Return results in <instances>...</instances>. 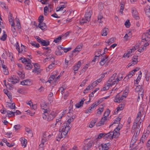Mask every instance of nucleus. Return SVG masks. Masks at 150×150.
Here are the masks:
<instances>
[{
  "mask_svg": "<svg viewBox=\"0 0 150 150\" xmlns=\"http://www.w3.org/2000/svg\"><path fill=\"white\" fill-rule=\"evenodd\" d=\"M50 42L48 41L43 40L41 44L42 46H47L50 45Z\"/></svg>",
  "mask_w": 150,
  "mask_h": 150,
  "instance_id": "nucleus-23",
  "label": "nucleus"
},
{
  "mask_svg": "<svg viewBox=\"0 0 150 150\" xmlns=\"http://www.w3.org/2000/svg\"><path fill=\"white\" fill-rule=\"evenodd\" d=\"M12 85L11 84L8 83L7 85H6V87L8 88L9 89L11 90L13 88L12 87Z\"/></svg>",
  "mask_w": 150,
  "mask_h": 150,
  "instance_id": "nucleus-63",
  "label": "nucleus"
},
{
  "mask_svg": "<svg viewBox=\"0 0 150 150\" xmlns=\"http://www.w3.org/2000/svg\"><path fill=\"white\" fill-rule=\"evenodd\" d=\"M4 33H5V32L4 31H3ZM7 35L6 34H4L3 35H2L1 38L0 39L2 41H5L6 39L7 38Z\"/></svg>",
  "mask_w": 150,
  "mask_h": 150,
  "instance_id": "nucleus-33",
  "label": "nucleus"
},
{
  "mask_svg": "<svg viewBox=\"0 0 150 150\" xmlns=\"http://www.w3.org/2000/svg\"><path fill=\"white\" fill-rule=\"evenodd\" d=\"M9 104L8 105V107L10 108L11 109H13L15 108V104L14 103H8Z\"/></svg>",
  "mask_w": 150,
  "mask_h": 150,
  "instance_id": "nucleus-30",
  "label": "nucleus"
},
{
  "mask_svg": "<svg viewBox=\"0 0 150 150\" xmlns=\"http://www.w3.org/2000/svg\"><path fill=\"white\" fill-rule=\"evenodd\" d=\"M124 104H121L117 108L120 110H122L124 108Z\"/></svg>",
  "mask_w": 150,
  "mask_h": 150,
  "instance_id": "nucleus-44",
  "label": "nucleus"
},
{
  "mask_svg": "<svg viewBox=\"0 0 150 150\" xmlns=\"http://www.w3.org/2000/svg\"><path fill=\"white\" fill-rule=\"evenodd\" d=\"M92 11H89L88 12H86L85 14V18L86 21H89L90 20V18L92 14Z\"/></svg>",
  "mask_w": 150,
  "mask_h": 150,
  "instance_id": "nucleus-10",
  "label": "nucleus"
},
{
  "mask_svg": "<svg viewBox=\"0 0 150 150\" xmlns=\"http://www.w3.org/2000/svg\"><path fill=\"white\" fill-rule=\"evenodd\" d=\"M3 71L4 74L7 75L8 74V71L7 68L3 69Z\"/></svg>",
  "mask_w": 150,
  "mask_h": 150,
  "instance_id": "nucleus-49",
  "label": "nucleus"
},
{
  "mask_svg": "<svg viewBox=\"0 0 150 150\" xmlns=\"http://www.w3.org/2000/svg\"><path fill=\"white\" fill-rule=\"evenodd\" d=\"M93 143V141L91 140L87 144H85L83 146V150H88L92 146Z\"/></svg>",
  "mask_w": 150,
  "mask_h": 150,
  "instance_id": "nucleus-6",
  "label": "nucleus"
},
{
  "mask_svg": "<svg viewBox=\"0 0 150 150\" xmlns=\"http://www.w3.org/2000/svg\"><path fill=\"white\" fill-rule=\"evenodd\" d=\"M85 100V99L84 98H83L82 99H81V101L75 105L76 107L77 108H79L80 107L82 106L83 104V102Z\"/></svg>",
  "mask_w": 150,
  "mask_h": 150,
  "instance_id": "nucleus-15",
  "label": "nucleus"
},
{
  "mask_svg": "<svg viewBox=\"0 0 150 150\" xmlns=\"http://www.w3.org/2000/svg\"><path fill=\"white\" fill-rule=\"evenodd\" d=\"M79 67L78 65H75L74 66V73L75 74L76 73V72H75V71H77L79 69Z\"/></svg>",
  "mask_w": 150,
  "mask_h": 150,
  "instance_id": "nucleus-60",
  "label": "nucleus"
},
{
  "mask_svg": "<svg viewBox=\"0 0 150 150\" xmlns=\"http://www.w3.org/2000/svg\"><path fill=\"white\" fill-rule=\"evenodd\" d=\"M52 65H53L54 66H55V63H54L52 62V64H50L49 66L47 69H52L53 67L54 66H52Z\"/></svg>",
  "mask_w": 150,
  "mask_h": 150,
  "instance_id": "nucleus-51",
  "label": "nucleus"
},
{
  "mask_svg": "<svg viewBox=\"0 0 150 150\" xmlns=\"http://www.w3.org/2000/svg\"><path fill=\"white\" fill-rule=\"evenodd\" d=\"M81 48L82 47L81 45H79L77 46L76 48L72 51L73 53H75L76 52H79L81 50Z\"/></svg>",
  "mask_w": 150,
  "mask_h": 150,
  "instance_id": "nucleus-21",
  "label": "nucleus"
},
{
  "mask_svg": "<svg viewBox=\"0 0 150 150\" xmlns=\"http://www.w3.org/2000/svg\"><path fill=\"white\" fill-rule=\"evenodd\" d=\"M98 105V104L96 103V102L94 103L89 108L86 110L85 111V112L86 113H88L91 112L92 110V109L96 107Z\"/></svg>",
  "mask_w": 150,
  "mask_h": 150,
  "instance_id": "nucleus-7",
  "label": "nucleus"
},
{
  "mask_svg": "<svg viewBox=\"0 0 150 150\" xmlns=\"http://www.w3.org/2000/svg\"><path fill=\"white\" fill-rule=\"evenodd\" d=\"M98 84V83L96 82V81L93 82L91 84L93 88L96 86Z\"/></svg>",
  "mask_w": 150,
  "mask_h": 150,
  "instance_id": "nucleus-56",
  "label": "nucleus"
},
{
  "mask_svg": "<svg viewBox=\"0 0 150 150\" xmlns=\"http://www.w3.org/2000/svg\"><path fill=\"white\" fill-rule=\"evenodd\" d=\"M29 79H26L21 82V84L23 85L28 86L30 84V81Z\"/></svg>",
  "mask_w": 150,
  "mask_h": 150,
  "instance_id": "nucleus-18",
  "label": "nucleus"
},
{
  "mask_svg": "<svg viewBox=\"0 0 150 150\" xmlns=\"http://www.w3.org/2000/svg\"><path fill=\"white\" fill-rule=\"evenodd\" d=\"M31 61L29 59H28V62L25 63V68L26 69L30 70L33 67V66L31 64Z\"/></svg>",
  "mask_w": 150,
  "mask_h": 150,
  "instance_id": "nucleus-11",
  "label": "nucleus"
},
{
  "mask_svg": "<svg viewBox=\"0 0 150 150\" xmlns=\"http://www.w3.org/2000/svg\"><path fill=\"white\" fill-rule=\"evenodd\" d=\"M41 109L44 110V113L50 112V110L49 108L48 105L45 101H42L40 103Z\"/></svg>",
  "mask_w": 150,
  "mask_h": 150,
  "instance_id": "nucleus-2",
  "label": "nucleus"
},
{
  "mask_svg": "<svg viewBox=\"0 0 150 150\" xmlns=\"http://www.w3.org/2000/svg\"><path fill=\"white\" fill-rule=\"evenodd\" d=\"M114 38H112L108 40V41L106 42V41H105V42L108 43V45H109L110 44L113 43L114 42Z\"/></svg>",
  "mask_w": 150,
  "mask_h": 150,
  "instance_id": "nucleus-34",
  "label": "nucleus"
},
{
  "mask_svg": "<svg viewBox=\"0 0 150 150\" xmlns=\"http://www.w3.org/2000/svg\"><path fill=\"white\" fill-rule=\"evenodd\" d=\"M44 19V16L42 15H40L38 18V21L40 23H42L43 22Z\"/></svg>",
  "mask_w": 150,
  "mask_h": 150,
  "instance_id": "nucleus-35",
  "label": "nucleus"
},
{
  "mask_svg": "<svg viewBox=\"0 0 150 150\" xmlns=\"http://www.w3.org/2000/svg\"><path fill=\"white\" fill-rule=\"evenodd\" d=\"M86 80H83V81L81 82V84L80 85V86L81 87L84 86L85 85V83H86Z\"/></svg>",
  "mask_w": 150,
  "mask_h": 150,
  "instance_id": "nucleus-62",
  "label": "nucleus"
},
{
  "mask_svg": "<svg viewBox=\"0 0 150 150\" xmlns=\"http://www.w3.org/2000/svg\"><path fill=\"white\" fill-rule=\"evenodd\" d=\"M148 133H146L143 134L142 137H141L140 141V143L143 144L145 142L147 137L148 136Z\"/></svg>",
  "mask_w": 150,
  "mask_h": 150,
  "instance_id": "nucleus-8",
  "label": "nucleus"
},
{
  "mask_svg": "<svg viewBox=\"0 0 150 150\" xmlns=\"http://www.w3.org/2000/svg\"><path fill=\"white\" fill-rule=\"evenodd\" d=\"M104 135H105V133H100L99 134L98 136V137L97 138L98 139H100L102 137H103L104 139Z\"/></svg>",
  "mask_w": 150,
  "mask_h": 150,
  "instance_id": "nucleus-46",
  "label": "nucleus"
},
{
  "mask_svg": "<svg viewBox=\"0 0 150 150\" xmlns=\"http://www.w3.org/2000/svg\"><path fill=\"white\" fill-rule=\"evenodd\" d=\"M87 21H86V19L85 18H83L81 20V21L79 23L80 25H82L84 23H86L87 22Z\"/></svg>",
  "mask_w": 150,
  "mask_h": 150,
  "instance_id": "nucleus-54",
  "label": "nucleus"
},
{
  "mask_svg": "<svg viewBox=\"0 0 150 150\" xmlns=\"http://www.w3.org/2000/svg\"><path fill=\"white\" fill-rule=\"evenodd\" d=\"M17 74L22 79L24 78V77H25V74H23L22 72L19 71L17 72Z\"/></svg>",
  "mask_w": 150,
  "mask_h": 150,
  "instance_id": "nucleus-38",
  "label": "nucleus"
},
{
  "mask_svg": "<svg viewBox=\"0 0 150 150\" xmlns=\"http://www.w3.org/2000/svg\"><path fill=\"white\" fill-rule=\"evenodd\" d=\"M110 145V144L109 143H105L104 144H101L99 145L98 148L99 150H108L109 149L108 146Z\"/></svg>",
  "mask_w": 150,
  "mask_h": 150,
  "instance_id": "nucleus-3",
  "label": "nucleus"
},
{
  "mask_svg": "<svg viewBox=\"0 0 150 150\" xmlns=\"http://www.w3.org/2000/svg\"><path fill=\"white\" fill-rule=\"evenodd\" d=\"M135 90L136 92H139V93H140L141 92H143V93L144 91V90L143 89L142 86H137L135 88Z\"/></svg>",
  "mask_w": 150,
  "mask_h": 150,
  "instance_id": "nucleus-20",
  "label": "nucleus"
},
{
  "mask_svg": "<svg viewBox=\"0 0 150 150\" xmlns=\"http://www.w3.org/2000/svg\"><path fill=\"white\" fill-rule=\"evenodd\" d=\"M144 11L146 15L148 17H150V6H147L144 8Z\"/></svg>",
  "mask_w": 150,
  "mask_h": 150,
  "instance_id": "nucleus-16",
  "label": "nucleus"
},
{
  "mask_svg": "<svg viewBox=\"0 0 150 150\" xmlns=\"http://www.w3.org/2000/svg\"><path fill=\"white\" fill-rule=\"evenodd\" d=\"M43 113L42 114V116L43 118L45 119L47 118V116L48 115V114L50 113V112H48L47 113H44V111H43Z\"/></svg>",
  "mask_w": 150,
  "mask_h": 150,
  "instance_id": "nucleus-41",
  "label": "nucleus"
},
{
  "mask_svg": "<svg viewBox=\"0 0 150 150\" xmlns=\"http://www.w3.org/2000/svg\"><path fill=\"white\" fill-rule=\"evenodd\" d=\"M103 120V119H101L100 121H99V122L96 124V126L98 127H99L101 125H103V122H102Z\"/></svg>",
  "mask_w": 150,
  "mask_h": 150,
  "instance_id": "nucleus-48",
  "label": "nucleus"
},
{
  "mask_svg": "<svg viewBox=\"0 0 150 150\" xmlns=\"http://www.w3.org/2000/svg\"><path fill=\"white\" fill-rule=\"evenodd\" d=\"M137 124L136 122H134L132 128V132H134L135 129L137 127Z\"/></svg>",
  "mask_w": 150,
  "mask_h": 150,
  "instance_id": "nucleus-42",
  "label": "nucleus"
},
{
  "mask_svg": "<svg viewBox=\"0 0 150 150\" xmlns=\"http://www.w3.org/2000/svg\"><path fill=\"white\" fill-rule=\"evenodd\" d=\"M120 129L117 127L112 132V135L113 138H118L119 137L120 133L119 132H118V131H119Z\"/></svg>",
  "mask_w": 150,
  "mask_h": 150,
  "instance_id": "nucleus-4",
  "label": "nucleus"
},
{
  "mask_svg": "<svg viewBox=\"0 0 150 150\" xmlns=\"http://www.w3.org/2000/svg\"><path fill=\"white\" fill-rule=\"evenodd\" d=\"M7 114L6 116H8L9 117L14 116V113H13V112H12V111H7Z\"/></svg>",
  "mask_w": 150,
  "mask_h": 150,
  "instance_id": "nucleus-31",
  "label": "nucleus"
},
{
  "mask_svg": "<svg viewBox=\"0 0 150 150\" xmlns=\"http://www.w3.org/2000/svg\"><path fill=\"white\" fill-rule=\"evenodd\" d=\"M112 132H110L107 133H105L104 139L107 138L110 139H112L113 138Z\"/></svg>",
  "mask_w": 150,
  "mask_h": 150,
  "instance_id": "nucleus-13",
  "label": "nucleus"
},
{
  "mask_svg": "<svg viewBox=\"0 0 150 150\" xmlns=\"http://www.w3.org/2000/svg\"><path fill=\"white\" fill-rule=\"evenodd\" d=\"M139 45H136L132 48V50H131V52H132V51L133 50L135 51L137 49H138L139 48Z\"/></svg>",
  "mask_w": 150,
  "mask_h": 150,
  "instance_id": "nucleus-55",
  "label": "nucleus"
},
{
  "mask_svg": "<svg viewBox=\"0 0 150 150\" xmlns=\"http://www.w3.org/2000/svg\"><path fill=\"white\" fill-rule=\"evenodd\" d=\"M108 30V28L105 27L102 31V35L104 36H106L107 35V32Z\"/></svg>",
  "mask_w": 150,
  "mask_h": 150,
  "instance_id": "nucleus-22",
  "label": "nucleus"
},
{
  "mask_svg": "<svg viewBox=\"0 0 150 150\" xmlns=\"http://www.w3.org/2000/svg\"><path fill=\"white\" fill-rule=\"evenodd\" d=\"M38 27L40 28L42 30L45 29L47 28V26L46 24L43 22L39 23L38 25Z\"/></svg>",
  "mask_w": 150,
  "mask_h": 150,
  "instance_id": "nucleus-17",
  "label": "nucleus"
},
{
  "mask_svg": "<svg viewBox=\"0 0 150 150\" xmlns=\"http://www.w3.org/2000/svg\"><path fill=\"white\" fill-rule=\"evenodd\" d=\"M63 52H61L60 50L56 51L55 52V54L56 55H62Z\"/></svg>",
  "mask_w": 150,
  "mask_h": 150,
  "instance_id": "nucleus-47",
  "label": "nucleus"
},
{
  "mask_svg": "<svg viewBox=\"0 0 150 150\" xmlns=\"http://www.w3.org/2000/svg\"><path fill=\"white\" fill-rule=\"evenodd\" d=\"M133 76V74H132L131 72H129V73L128 74V75L125 76L123 80L124 81H126V80H127V79H129L130 78Z\"/></svg>",
  "mask_w": 150,
  "mask_h": 150,
  "instance_id": "nucleus-28",
  "label": "nucleus"
},
{
  "mask_svg": "<svg viewBox=\"0 0 150 150\" xmlns=\"http://www.w3.org/2000/svg\"><path fill=\"white\" fill-rule=\"evenodd\" d=\"M143 92H141L140 93H138V96L137 99V101L139 102L140 100V97H141L142 99L143 98Z\"/></svg>",
  "mask_w": 150,
  "mask_h": 150,
  "instance_id": "nucleus-25",
  "label": "nucleus"
},
{
  "mask_svg": "<svg viewBox=\"0 0 150 150\" xmlns=\"http://www.w3.org/2000/svg\"><path fill=\"white\" fill-rule=\"evenodd\" d=\"M20 59L22 60V62L23 63L25 64V63L28 62V59H27L26 58L22 57Z\"/></svg>",
  "mask_w": 150,
  "mask_h": 150,
  "instance_id": "nucleus-45",
  "label": "nucleus"
},
{
  "mask_svg": "<svg viewBox=\"0 0 150 150\" xmlns=\"http://www.w3.org/2000/svg\"><path fill=\"white\" fill-rule=\"evenodd\" d=\"M30 43L33 46L35 47L38 48L40 47L39 44L38 43H36L35 41L32 42Z\"/></svg>",
  "mask_w": 150,
  "mask_h": 150,
  "instance_id": "nucleus-26",
  "label": "nucleus"
},
{
  "mask_svg": "<svg viewBox=\"0 0 150 150\" xmlns=\"http://www.w3.org/2000/svg\"><path fill=\"white\" fill-rule=\"evenodd\" d=\"M21 142L22 144V145L24 147H25L26 146L27 142L25 141V139H23V138H21Z\"/></svg>",
  "mask_w": 150,
  "mask_h": 150,
  "instance_id": "nucleus-29",
  "label": "nucleus"
},
{
  "mask_svg": "<svg viewBox=\"0 0 150 150\" xmlns=\"http://www.w3.org/2000/svg\"><path fill=\"white\" fill-rule=\"evenodd\" d=\"M4 93L6 94L8 97V98L10 99H12V96L11 95L10 93V92L9 91H8L7 90H4Z\"/></svg>",
  "mask_w": 150,
  "mask_h": 150,
  "instance_id": "nucleus-27",
  "label": "nucleus"
},
{
  "mask_svg": "<svg viewBox=\"0 0 150 150\" xmlns=\"http://www.w3.org/2000/svg\"><path fill=\"white\" fill-rule=\"evenodd\" d=\"M48 116L47 120L48 121H50L52 120L56 116L55 113L52 111L49 115L48 114Z\"/></svg>",
  "mask_w": 150,
  "mask_h": 150,
  "instance_id": "nucleus-12",
  "label": "nucleus"
},
{
  "mask_svg": "<svg viewBox=\"0 0 150 150\" xmlns=\"http://www.w3.org/2000/svg\"><path fill=\"white\" fill-rule=\"evenodd\" d=\"M48 7V8H49L50 9V12H51L53 10V4H49Z\"/></svg>",
  "mask_w": 150,
  "mask_h": 150,
  "instance_id": "nucleus-52",
  "label": "nucleus"
},
{
  "mask_svg": "<svg viewBox=\"0 0 150 150\" xmlns=\"http://www.w3.org/2000/svg\"><path fill=\"white\" fill-rule=\"evenodd\" d=\"M63 9L64 8L61 6L57 7L56 8V11L57 12L59 11H62Z\"/></svg>",
  "mask_w": 150,
  "mask_h": 150,
  "instance_id": "nucleus-57",
  "label": "nucleus"
},
{
  "mask_svg": "<svg viewBox=\"0 0 150 150\" xmlns=\"http://www.w3.org/2000/svg\"><path fill=\"white\" fill-rule=\"evenodd\" d=\"M132 13L133 17L136 20H139V19L138 13L136 9L133 8H132Z\"/></svg>",
  "mask_w": 150,
  "mask_h": 150,
  "instance_id": "nucleus-5",
  "label": "nucleus"
},
{
  "mask_svg": "<svg viewBox=\"0 0 150 150\" xmlns=\"http://www.w3.org/2000/svg\"><path fill=\"white\" fill-rule=\"evenodd\" d=\"M103 18L101 14L99 13L98 17V21L100 23L99 25L102 26V19H103Z\"/></svg>",
  "mask_w": 150,
  "mask_h": 150,
  "instance_id": "nucleus-19",
  "label": "nucleus"
},
{
  "mask_svg": "<svg viewBox=\"0 0 150 150\" xmlns=\"http://www.w3.org/2000/svg\"><path fill=\"white\" fill-rule=\"evenodd\" d=\"M41 71V70L40 69L35 68L33 70V72L34 73H37V74H38Z\"/></svg>",
  "mask_w": 150,
  "mask_h": 150,
  "instance_id": "nucleus-37",
  "label": "nucleus"
},
{
  "mask_svg": "<svg viewBox=\"0 0 150 150\" xmlns=\"http://www.w3.org/2000/svg\"><path fill=\"white\" fill-rule=\"evenodd\" d=\"M62 39V37L60 36H59L57 38H55L53 42L55 43H57L60 40Z\"/></svg>",
  "mask_w": 150,
  "mask_h": 150,
  "instance_id": "nucleus-39",
  "label": "nucleus"
},
{
  "mask_svg": "<svg viewBox=\"0 0 150 150\" xmlns=\"http://www.w3.org/2000/svg\"><path fill=\"white\" fill-rule=\"evenodd\" d=\"M125 24L126 27L127 28H129L130 26V23L129 20H127L125 22Z\"/></svg>",
  "mask_w": 150,
  "mask_h": 150,
  "instance_id": "nucleus-43",
  "label": "nucleus"
},
{
  "mask_svg": "<svg viewBox=\"0 0 150 150\" xmlns=\"http://www.w3.org/2000/svg\"><path fill=\"white\" fill-rule=\"evenodd\" d=\"M101 106H102V107L100 108L99 109H98V111L97 112V113H98V112H100V113L101 114L102 112H103V108L102 105H101Z\"/></svg>",
  "mask_w": 150,
  "mask_h": 150,
  "instance_id": "nucleus-50",
  "label": "nucleus"
},
{
  "mask_svg": "<svg viewBox=\"0 0 150 150\" xmlns=\"http://www.w3.org/2000/svg\"><path fill=\"white\" fill-rule=\"evenodd\" d=\"M20 127V125H16L14 126V128L15 130L16 131V130L19 129Z\"/></svg>",
  "mask_w": 150,
  "mask_h": 150,
  "instance_id": "nucleus-59",
  "label": "nucleus"
},
{
  "mask_svg": "<svg viewBox=\"0 0 150 150\" xmlns=\"http://www.w3.org/2000/svg\"><path fill=\"white\" fill-rule=\"evenodd\" d=\"M35 38L36 39L37 41L41 44L43 40L40 38L38 36H35Z\"/></svg>",
  "mask_w": 150,
  "mask_h": 150,
  "instance_id": "nucleus-36",
  "label": "nucleus"
},
{
  "mask_svg": "<svg viewBox=\"0 0 150 150\" xmlns=\"http://www.w3.org/2000/svg\"><path fill=\"white\" fill-rule=\"evenodd\" d=\"M110 112V111L109 110V109H107V110L104 113V117H105L106 118L109 115Z\"/></svg>",
  "mask_w": 150,
  "mask_h": 150,
  "instance_id": "nucleus-40",
  "label": "nucleus"
},
{
  "mask_svg": "<svg viewBox=\"0 0 150 150\" xmlns=\"http://www.w3.org/2000/svg\"><path fill=\"white\" fill-rule=\"evenodd\" d=\"M144 48V47L143 46H142V47H139L138 51L140 52H142L144 50V49H145Z\"/></svg>",
  "mask_w": 150,
  "mask_h": 150,
  "instance_id": "nucleus-64",
  "label": "nucleus"
},
{
  "mask_svg": "<svg viewBox=\"0 0 150 150\" xmlns=\"http://www.w3.org/2000/svg\"><path fill=\"white\" fill-rule=\"evenodd\" d=\"M108 56H103V57L101 59L100 62V64L101 66L104 65L106 62L107 61V58H108Z\"/></svg>",
  "mask_w": 150,
  "mask_h": 150,
  "instance_id": "nucleus-14",
  "label": "nucleus"
},
{
  "mask_svg": "<svg viewBox=\"0 0 150 150\" xmlns=\"http://www.w3.org/2000/svg\"><path fill=\"white\" fill-rule=\"evenodd\" d=\"M140 131V129H136L134 135L132 138V140H133V141H135L137 140L138 138V135L139 134Z\"/></svg>",
  "mask_w": 150,
  "mask_h": 150,
  "instance_id": "nucleus-9",
  "label": "nucleus"
},
{
  "mask_svg": "<svg viewBox=\"0 0 150 150\" xmlns=\"http://www.w3.org/2000/svg\"><path fill=\"white\" fill-rule=\"evenodd\" d=\"M64 125L62 127V128H63L62 132L60 135L61 137L63 138V136H62V134H64V136H66L68 133L69 131L71 128V127L69 125H67V123H65L63 124Z\"/></svg>",
  "mask_w": 150,
  "mask_h": 150,
  "instance_id": "nucleus-1",
  "label": "nucleus"
},
{
  "mask_svg": "<svg viewBox=\"0 0 150 150\" xmlns=\"http://www.w3.org/2000/svg\"><path fill=\"white\" fill-rule=\"evenodd\" d=\"M104 100V98H103L99 100L98 101L96 102L97 104L99 105L100 103H101Z\"/></svg>",
  "mask_w": 150,
  "mask_h": 150,
  "instance_id": "nucleus-61",
  "label": "nucleus"
},
{
  "mask_svg": "<svg viewBox=\"0 0 150 150\" xmlns=\"http://www.w3.org/2000/svg\"><path fill=\"white\" fill-rule=\"evenodd\" d=\"M97 120V118L96 119H94V120H92V121L91 122L89 126V127L91 128L93 127L95 125V124L96 123Z\"/></svg>",
  "mask_w": 150,
  "mask_h": 150,
  "instance_id": "nucleus-24",
  "label": "nucleus"
},
{
  "mask_svg": "<svg viewBox=\"0 0 150 150\" xmlns=\"http://www.w3.org/2000/svg\"><path fill=\"white\" fill-rule=\"evenodd\" d=\"M71 49V47L65 48L64 49V52H67L70 50Z\"/></svg>",
  "mask_w": 150,
  "mask_h": 150,
  "instance_id": "nucleus-58",
  "label": "nucleus"
},
{
  "mask_svg": "<svg viewBox=\"0 0 150 150\" xmlns=\"http://www.w3.org/2000/svg\"><path fill=\"white\" fill-rule=\"evenodd\" d=\"M101 50L100 49L99 50L96 51L95 52V55L98 57V58L100 57L101 56H100V54H101Z\"/></svg>",
  "mask_w": 150,
  "mask_h": 150,
  "instance_id": "nucleus-32",
  "label": "nucleus"
},
{
  "mask_svg": "<svg viewBox=\"0 0 150 150\" xmlns=\"http://www.w3.org/2000/svg\"><path fill=\"white\" fill-rule=\"evenodd\" d=\"M18 79H17V78L14 79H13V80H12V83L15 84V83L18 82H19V79L18 78Z\"/></svg>",
  "mask_w": 150,
  "mask_h": 150,
  "instance_id": "nucleus-53",
  "label": "nucleus"
}]
</instances>
